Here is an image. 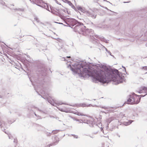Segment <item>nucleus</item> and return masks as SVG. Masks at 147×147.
I'll return each mask as SVG.
<instances>
[{"instance_id":"nucleus-1","label":"nucleus","mask_w":147,"mask_h":147,"mask_svg":"<svg viewBox=\"0 0 147 147\" xmlns=\"http://www.w3.org/2000/svg\"><path fill=\"white\" fill-rule=\"evenodd\" d=\"M71 70L76 73L80 74L82 75H87L92 77L94 80L105 83L107 81H113L119 84L121 82V78L113 72L107 73V71L101 70L97 71L96 70H90L86 68H84L81 65H78L77 67Z\"/></svg>"},{"instance_id":"nucleus-2","label":"nucleus","mask_w":147,"mask_h":147,"mask_svg":"<svg viewBox=\"0 0 147 147\" xmlns=\"http://www.w3.org/2000/svg\"><path fill=\"white\" fill-rule=\"evenodd\" d=\"M146 94L144 95H140V96L139 95H137L136 94H134L133 95V99L134 100V104H137L140 101V97L141 96H144Z\"/></svg>"},{"instance_id":"nucleus-3","label":"nucleus","mask_w":147,"mask_h":147,"mask_svg":"<svg viewBox=\"0 0 147 147\" xmlns=\"http://www.w3.org/2000/svg\"><path fill=\"white\" fill-rule=\"evenodd\" d=\"M56 10H57L58 12H56L54 14L58 16L61 18L63 17V15L64 14V13H65V11L64 10L61 9L56 8Z\"/></svg>"},{"instance_id":"nucleus-4","label":"nucleus","mask_w":147,"mask_h":147,"mask_svg":"<svg viewBox=\"0 0 147 147\" xmlns=\"http://www.w3.org/2000/svg\"><path fill=\"white\" fill-rule=\"evenodd\" d=\"M74 30L79 33H80L83 32L81 27L80 26H76L74 28Z\"/></svg>"},{"instance_id":"nucleus-5","label":"nucleus","mask_w":147,"mask_h":147,"mask_svg":"<svg viewBox=\"0 0 147 147\" xmlns=\"http://www.w3.org/2000/svg\"><path fill=\"white\" fill-rule=\"evenodd\" d=\"M134 100L133 99V96L130 97L127 100V102L128 104H134Z\"/></svg>"},{"instance_id":"nucleus-6","label":"nucleus","mask_w":147,"mask_h":147,"mask_svg":"<svg viewBox=\"0 0 147 147\" xmlns=\"http://www.w3.org/2000/svg\"><path fill=\"white\" fill-rule=\"evenodd\" d=\"M73 113L74 114H76L78 116H86V115H84V114H83V113L79 112L77 111L73 112Z\"/></svg>"},{"instance_id":"nucleus-7","label":"nucleus","mask_w":147,"mask_h":147,"mask_svg":"<svg viewBox=\"0 0 147 147\" xmlns=\"http://www.w3.org/2000/svg\"><path fill=\"white\" fill-rule=\"evenodd\" d=\"M77 9L81 11H83V9L82 7L80 6H78L77 7Z\"/></svg>"},{"instance_id":"nucleus-8","label":"nucleus","mask_w":147,"mask_h":147,"mask_svg":"<svg viewBox=\"0 0 147 147\" xmlns=\"http://www.w3.org/2000/svg\"><path fill=\"white\" fill-rule=\"evenodd\" d=\"M142 89L145 91H147V87H143L142 88Z\"/></svg>"},{"instance_id":"nucleus-9","label":"nucleus","mask_w":147,"mask_h":147,"mask_svg":"<svg viewBox=\"0 0 147 147\" xmlns=\"http://www.w3.org/2000/svg\"><path fill=\"white\" fill-rule=\"evenodd\" d=\"M81 106L84 107H86V105L85 104H82Z\"/></svg>"},{"instance_id":"nucleus-10","label":"nucleus","mask_w":147,"mask_h":147,"mask_svg":"<svg viewBox=\"0 0 147 147\" xmlns=\"http://www.w3.org/2000/svg\"><path fill=\"white\" fill-rule=\"evenodd\" d=\"M57 23H58L59 24H63L62 23H58V22H57Z\"/></svg>"},{"instance_id":"nucleus-11","label":"nucleus","mask_w":147,"mask_h":147,"mask_svg":"<svg viewBox=\"0 0 147 147\" xmlns=\"http://www.w3.org/2000/svg\"><path fill=\"white\" fill-rule=\"evenodd\" d=\"M36 19L37 21V20H38V19L37 18H36V19Z\"/></svg>"},{"instance_id":"nucleus-12","label":"nucleus","mask_w":147,"mask_h":147,"mask_svg":"<svg viewBox=\"0 0 147 147\" xmlns=\"http://www.w3.org/2000/svg\"><path fill=\"white\" fill-rule=\"evenodd\" d=\"M67 57V58H70V57Z\"/></svg>"},{"instance_id":"nucleus-13","label":"nucleus","mask_w":147,"mask_h":147,"mask_svg":"<svg viewBox=\"0 0 147 147\" xmlns=\"http://www.w3.org/2000/svg\"><path fill=\"white\" fill-rule=\"evenodd\" d=\"M104 1H105V0H104Z\"/></svg>"}]
</instances>
